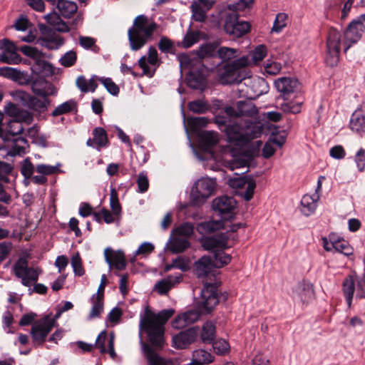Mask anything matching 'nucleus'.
Segmentation results:
<instances>
[{"mask_svg":"<svg viewBox=\"0 0 365 365\" xmlns=\"http://www.w3.org/2000/svg\"><path fill=\"white\" fill-rule=\"evenodd\" d=\"M219 303L217 287L213 284H205L201 291V301L198 309H192L178 314L172 322V327L182 329L197 321L201 314L210 313Z\"/></svg>","mask_w":365,"mask_h":365,"instance_id":"1","label":"nucleus"},{"mask_svg":"<svg viewBox=\"0 0 365 365\" xmlns=\"http://www.w3.org/2000/svg\"><path fill=\"white\" fill-rule=\"evenodd\" d=\"M173 314V309H163L158 314L147 309L140 319V328L147 334L149 341L157 349L163 347L164 325Z\"/></svg>","mask_w":365,"mask_h":365,"instance_id":"2","label":"nucleus"},{"mask_svg":"<svg viewBox=\"0 0 365 365\" xmlns=\"http://www.w3.org/2000/svg\"><path fill=\"white\" fill-rule=\"evenodd\" d=\"M253 0H238L236 4L229 5V10L220 12V21L224 25V30L227 34L233 37L239 38L247 34L251 28L247 21H238L237 11L244 10L249 7Z\"/></svg>","mask_w":365,"mask_h":365,"instance_id":"3","label":"nucleus"},{"mask_svg":"<svg viewBox=\"0 0 365 365\" xmlns=\"http://www.w3.org/2000/svg\"><path fill=\"white\" fill-rule=\"evenodd\" d=\"M263 128L257 121L245 119H237L235 124L228 126L227 135L229 140L237 145L244 146L252 140L261 136Z\"/></svg>","mask_w":365,"mask_h":365,"instance_id":"4","label":"nucleus"},{"mask_svg":"<svg viewBox=\"0 0 365 365\" xmlns=\"http://www.w3.org/2000/svg\"><path fill=\"white\" fill-rule=\"evenodd\" d=\"M4 111L6 115L12 117L6 128L4 129V136H1L4 140H10L11 137L22 133L24 130L23 123L30 125L34 117L29 111L19 108L12 102H8L4 106Z\"/></svg>","mask_w":365,"mask_h":365,"instance_id":"5","label":"nucleus"},{"mask_svg":"<svg viewBox=\"0 0 365 365\" xmlns=\"http://www.w3.org/2000/svg\"><path fill=\"white\" fill-rule=\"evenodd\" d=\"M157 27L158 24L155 22L149 23L146 16H138L133 21V26L128 31L131 49L138 51L143 47L152 38Z\"/></svg>","mask_w":365,"mask_h":365,"instance_id":"6","label":"nucleus"},{"mask_svg":"<svg viewBox=\"0 0 365 365\" xmlns=\"http://www.w3.org/2000/svg\"><path fill=\"white\" fill-rule=\"evenodd\" d=\"M250 64L248 56H243L226 63L217 68L220 81L224 85L239 83L247 78L248 73L245 68Z\"/></svg>","mask_w":365,"mask_h":365,"instance_id":"7","label":"nucleus"},{"mask_svg":"<svg viewBox=\"0 0 365 365\" xmlns=\"http://www.w3.org/2000/svg\"><path fill=\"white\" fill-rule=\"evenodd\" d=\"M215 182L207 178L199 179L194 184L190 192L192 205L200 206L202 205L215 190Z\"/></svg>","mask_w":365,"mask_h":365,"instance_id":"8","label":"nucleus"},{"mask_svg":"<svg viewBox=\"0 0 365 365\" xmlns=\"http://www.w3.org/2000/svg\"><path fill=\"white\" fill-rule=\"evenodd\" d=\"M9 94L14 101L34 111H45L51 103L50 100H40L23 90L11 91Z\"/></svg>","mask_w":365,"mask_h":365,"instance_id":"9","label":"nucleus"},{"mask_svg":"<svg viewBox=\"0 0 365 365\" xmlns=\"http://www.w3.org/2000/svg\"><path fill=\"white\" fill-rule=\"evenodd\" d=\"M362 6H365V0H361ZM365 13L360 15L357 19L352 21L344 32V52L346 53L352 44L356 43L362 36L365 26Z\"/></svg>","mask_w":365,"mask_h":365,"instance_id":"10","label":"nucleus"},{"mask_svg":"<svg viewBox=\"0 0 365 365\" xmlns=\"http://www.w3.org/2000/svg\"><path fill=\"white\" fill-rule=\"evenodd\" d=\"M341 46V34L335 29L331 28L329 30L327 39V53L325 62L330 67H335L339 61Z\"/></svg>","mask_w":365,"mask_h":365,"instance_id":"11","label":"nucleus"},{"mask_svg":"<svg viewBox=\"0 0 365 365\" xmlns=\"http://www.w3.org/2000/svg\"><path fill=\"white\" fill-rule=\"evenodd\" d=\"M38 26L41 36L37 38V44L48 50H57L64 44V38L51 28L44 24H39Z\"/></svg>","mask_w":365,"mask_h":365,"instance_id":"12","label":"nucleus"},{"mask_svg":"<svg viewBox=\"0 0 365 365\" xmlns=\"http://www.w3.org/2000/svg\"><path fill=\"white\" fill-rule=\"evenodd\" d=\"M14 268L16 276L21 279L23 285L29 287L32 283L37 282L38 274L35 269L28 267L26 259H19Z\"/></svg>","mask_w":365,"mask_h":365,"instance_id":"13","label":"nucleus"},{"mask_svg":"<svg viewBox=\"0 0 365 365\" xmlns=\"http://www.w3.org/2000/svg\"><path fill=\"white\" fill-rule=\"evenodd\" d=\"M277 90L280 93L284 100H287L291 94L294 93L299 89V81L294 78L282 77L274 81Z\"/></svg>","mask_w":365,"mask_h":365,"instance_id":"14","label":"nucleus"},{"mask_svg":"<svg viewBox=\"0 0 365 365\" xmlns=\"http://www.w3.org/2000/svg\"><path fill=\"white\" fill-rule=\"evenodd\" d=\"M32 92L42 98L41 100H49L48 96L55 95L57 91L54 86L43 78H37L31 82Z\"/></svg>","mask_w":365,"mask_h":365,"instance_id":"15","label":"nucleus"},{"mask_svg":"<svg viewBox=\"0 0 365 365\" xmlns=\"http://www.w3.org/2000/svg\"><path fill=\"white\" fill-rule=\"evenodd\" d=\"M54 326V320L45 317L38 324L34 325L31 329V336L34 341L38 343H43L46 337Z\"/></svg>","mask_w":365,"mask_h":365,"instance_id":"16","label":"nucleus"},{"mask_svg":"<svg viewBox=\"0 0 365 365\" xmlns=\"http://www.w3.org/2000/svg\"><path fill=\"white\" fill-rule=\"evenodd\" d=\"M44 19L51 26H53L55 31L61 33H67L72 29L76 28L78 24L81 21L80 19H74L70 25L63 21L59 14L56 12L48 14L44 16Z\"/></svg>","mask_w":365,"mask_h":365,"instance_id":"17","label":"nucleus"},{"mask_svg":"<svg viewBox=\"0 0 365 365\" xmlns=\"http://www.w3.org/2000/svg\"><path fill=\"white\" fill-rule=\"evenodd\" d=\"M228 232L220 233L202 240V246L206 250H217L228 248Z\"/></svg>","mask_w":365,"mask_h":365,"instance_id":"18","label":"nucleus"},{"mask_svg":"<svg viewBox=\"0 0 365 365\" xmlns=\"http://www.w3.org/2000/svg\"><path fill=\"white\" fill-rule=\"evenodd\" d=\"M198 331L195 328H190L180 331L173 337V346L176 349H185L197 339Z\"/></svg>","mask_w":365,"mask_h":365,"instance_id":"19","label":"nucleus"},{"mask_svg":"<svg viewBox=\"0 0 365 365\" xmlns=\"http://www.w3.org/2000/svg\"><path fill=\"white\" fill-rule=\"evenodd\" d=\"M104 255L106 262L114 267L116 269L122 271L125 269L127 262L123 252L120 250L113 251L108 247L104 251Z\"/></svg>","mask_w":365,"mask_h":365,"instance_id":"20","label":"nucleus"},{"mask_svg":"<svg viewBox=\"0 0 365 365\" xmlns=\"http://www.w3.org/2000/svg\"><path fill=\"white\" fill-rule=\"evenodd\" d=\"M230 185L235 188H242L247 185L244 198L247 201H249L252 198L254 190L256 187V183L252 177L245 176L231 179Z\"/></svg>","mask_w":365,"mask_h":365,"instance_id":"21","label":"nucleus"},{"mask_svg":"<svg viewBox=\"0 0 365 365\" xmlns=\"http://www.w3.org/2000/svg\"><path fill=\"white\" fill-rule=\"evenodd\" d=\"M93 138H88L86 141V145L88 147H92L98 150L101 148H106L108 145L109 140L108 138L107 133L104 128L101 127L95 128L92 133Z\"/></svg>","mask_w":365,"mask_h":365,"instance_id":"22","label":"nucleus"},{"mask_svg":"<svg viewBox=\"0 0 365 365\" xmlns=\"http://www.w3.org/2000/svg\"><path fill=\"white\" fill-rule=\"evenodd\" d=\"M236 207V201L232 197L221 196L212 201V208L221 215L230 214Z\"/></svg>","mask_w":365,"mask_h":365,"instance_id":"23","label":"nucleus"},{"mask_svg":"<svg viewBox=\"0 0 365 365\" xmlns=\"http://www.w3.org/2000/svg\"><path fill=\"white\" fill-rule=\"evenodd\" d=\"M158 61V52L155 47L150 46L148 51V58L145 56H142L138 61V66L143 69V73L149 77L153 76L154 72L151 71L150 67L147 64V61L153 66L156 65Z\"/></svg>","mask_w":365,"mask_h":365,"instance_id":"24","label":"nucleus"},{"mask_svg":"<svg viewBox=\"0 0 365 365\" xmlns=\"http://www.w3.org/2000/svg\"><path fill=\"white\" fill-rule=\"evenodd\" d=\"M182 280V274H170L159 281L155 285V289L160 294H167L176 284Z\"/></svg>","mask_w":365,"mask_h":365,"instance_id":"25","label":"nucleus"},{"mask_svg":"<svg viewBox=\"0 0 365 365\" xmlns=\"http://www.w3.org/2000/svg\"><path fill=\"white\" fill-rule=\"evenodd\" d=\"M142 348L149 365H173L171 361L160 357L149 344L142 341Z\"/></svg>","mask_w":365,"mask_h":365,"instance_id":"26","label":"nucleus"},{"mask_svg":"<svg viewBox=\"0 0 365 365\" xmlns=\"http://www.w3.org/2000/svg\"><path fill=\"white\" fill-rule=\"evenodd\" d=\"M213 262L210 257L203 256L194 265V273L198 278H203L212 270Z\"/></svg>","mask_w":365,"mask_h":365,"instance_id":"27","label":"nucleus"},{"mask_svg":"<svg viewBox=\"0 0 365 365\" xmlns=\"http://www.w3.org/2000/svg\"><path fill=\"white\" fill-rule=\"evenodd\" d=\"M187 84L194 89L202 90L206 85V78L202 70L190 71L186 77Z\"/></svg>","mask_w":365,"mask_h":365,"instance_id":"28","label":"nucleus"},{"mask_svg":"<svg viewBox=\"0 0 365 365\" xmlns=\"http://www.w3.org/2000/svg\"><path fill=\"white\" fill-rule=\"evenodd\" d=\"M0 76L18 81L20 85H28L30 83L29 78H24V73L19 70L11 67H0Z\"/></svg>","mask_w":365,"mask_h":365,"instance_id":"29","label":"nucleus"},{"mask_svg":"<svg viewBox=\"0 0 365 365\" xmlns=\"http://www.w3.org/2000/svg\"><path fill=\"white\" fill-rule=\"evenodd\" d=\"M319 199V194H314L312 195H304L301 200V212L305 216L311 215L317 208Z\"/></svg>","mask_w":365,"mask_h":365,"instance_id":"30","label":"nucleus"},{"mask_svg":"<svg viewBox=\"0 0 365 365\" xmlns=\"http://www.w3.org/2000/svg\"><path fill=\"white\" fill-rule=\"evenodd\" d=\"M329 240L331 241V245L336 252L346 256H349L353 254V248L344 239L337 237L335 234H331L329 235Z\"/></svg>","mask_w":365,"mask_h":365,"instance_id":"31","label":"nucleus"},{"mask_svg":"<svg viewBox=\"0 0 365 365\" xmlns=\"http://www.w3.org/2000/svg\"><path fill=\"white\" fill-rule=\"evenodd\" d=\"M56 7L59 14L64 18H71L76 13L78 6L74 1L69 0H58Z\"/></svg>","mask_w":365,"mask_h":365,"instance_id":"32","label":"nucleus"},{"mask_svg":"<svg viewBox=\"0 0 365 365\" xmlns=\"http://www.w3.org/2000/svg\"><path fill=\"white\" fill-rule=\"evenodd\" d=\"M342 291L347 306L349 308H351L355 292V281L352 276L349 275L344 279L342 282Z\"/></svg>","mask_w":365,"mask_h":365,"instance_id":"33","label":"nucleus"},{"mask_svg":"<svg viewBox=\"0 0 365 365\" xmlns=\"http://www.w3.org/2000/svg\"><path fill=\"white\" fill-rule=\"evenodd\" d=\"M240 116L256 118L258 115V110L252 101H240L237 103Z\"/></svg>","mask_w":365,"mask_h":365,"instance_id":"34","label":"nucleus"},{"mask_svg":"<svg viewBox=\"0 0 365 365\" xmlns=\"http://www.w3.org/2000/svg\"><path fill=\"white\" fill-rule=\"evenodd\" d=\"M96 80V76H93L89 81L85 76H80L77 78L76 83L82 93H88L89 91L93 93L98 87Z\"/></svg>","mask_w":365,"mask_h":365,"instance_id":"35","label":"nucleus"},{"mask_svg":"<svg viewBox=\"0 0 365 365\" xmlns=\"http://www.w3.org/2000/svg\"><path fill=\"white\" fill-rule=\"evenodd\" d=\"M27 147L28 143L26 138L18 137L13 140V143L8 152V154L11 156L22 155L26 153Z\"/></svg>","mask_w":365,"mask_h":365,"instance_id":"36","label":"nucleus"},{"mask_svg":"<svg viewBox=\"0 0 365 365\" xmlns=\"http://www.w3.org/2000/svg\"><path fill=\"white\" fill-rule=\"evenodd\" d=\"M223 227V222L221 220H210L201 222L197 225V231L200 233H212L220 230Z\"/></svg>","mask_w":365,"mask_h":365,"instance_id":"37","label":"nucleus"},{"mask_svg":"<svg viewBox=\"0 0 365 365\" xmlns=\"http://www.w3.org/2000/svg\"><path fill=\"white\" fill-rule=\"evenodd\" d=\"M217 53L222 61L225 63L237 59L236 58L240 55L238 49L226 46L219 48Z\"/></svg>","mask_w":365,"mask_h":365,"instance_id":"38","label":"nucleus"},{"mask_svg":"<svg viewBox=\"0 0 365 365\" xmlns=\"http://www.w3.org/2000/svg\"><path fill=\"white\" fill-rule=\"evenodd\" d=\"M215 337V326L212 322H206L202 329L201 339L204 343L211 344Z\"/></svg>","mask_w":365,"mask_h":365,"instance_id":"39","label":"nucleus"},{"mask_svg":"<svg viewBox=\"0 0 365 365\" xmlns=\"http://www.w3.org/2000/svg\"><path fill=\"white\" fill-rule=\"evenodd\" d=\"M190 246V243L187 240L175 237L170 242L169 250L175 254L181 253Z\"/></svg>","mask_w":365,"mask_h":365,"instance_id":"40","label":"nucleus"},{"mask_svg":"<svg viewBox=\"0 0 365 365\" xmlns=\"http://www.w3.org/2000/svg\"><path fill=\"white\" fill-rule=\"evenodd\" d=\"M92 308L88 314V319H93L101 316L103 311V298L92 296L91 297Z\"/></svg>","mask_w":365,"mask_h":365,"instance_id":"41","label":"nucleus"},{"mask_svg":"<svg viewBox=\"0 0 365 365\" xmlns=\"http://www.w3.org/2000/svg\"><path fill=\"white\" fill-rule=\"evenodd\" d=\"M110 207L111 209V212H113V214L118 219H120L122 213V207L119 202L118 192L113 187L110 188Z\"/></svg>","mask_w":365,"mask_h":365,"instance_id":"42","label":"nucleus"},{"mask_svg":"<svg viewBox=\"0 0 365 365\" xmlns=\"http://www.w3.org/2000/svg\"><path fill=\"white\" fill-rule=\"evenodd\" d=\"M193 358L194 361L200 365L208 364L214 360L212 354L203 349L195 350L193 352Z\"/></svg>","mask_w":365,"mask_h":365,"instance_id":"43","label":"nucleus"},{"mask_svg":"<svg viewBox=\"0 0 365 365\" xmlns=\"http://www.w3.org/2000/svg\"><path fill=\"white\" fill-rule=\"evenodd\" d=\"M225 249L217 250L214 251L215 265L217 267H222L229 264L232 257L230 255L224 252Z\"/></svg>","mask_w":365,"mask_h":365,"instance_id":"44","label":"nucleus"},{"mask_svg":"<svg viewBox=\"0 0 365 365\" xmlns=\"http://www.w3.org/2000/svg\"><path fill=\"white\" fill-rule=\"evenodd\" d=\"M217 46L214 43H205L197 51V55L200 58H210L215 55Z\"/></svg>","mask_w":365,"mask_h":365,"instance_id":"45","label":"nucleus"},{"mask_svg":"<svg viewBox=\"0 0 365 365\" xmlns=\"http://www.w3.org/2000/svg\"><path fill=\"white\" fill-rule=\"evenodd\" d=\"M76 107V103L73 100L66 101L58 106L52 112L53 116H58L65 113H68Z\"/></svg>","mask_w":365,"mask_h":365,"instance_id":"46","label":"nucleus"},{"mask_svg":"<svg viewBox=\"0 0 365 365\" xmlns=\"http://www.w3.org/2000/svg\"><path fill=\"white\" fill-rule=\"evenodd\" d=\"M97 80L103 85L109 93L115 96L118 95L120 88L110 78L97 77Z\"/></svg>","mask_w":365,"mask_h":365,"instance_id":"47","label":"nucleus"},{"mask_svg":"<svg viewBox=\"0 0 365 365\" xmlns=\"http://www.w3.org/2000/svg\"><path fill=\"white\" fill-rule=\"evenodd\" d=\"M188 108L190 111L195 113H205L209 110L210 106L207 101L199 99L190 102L188 103Z\"/></svg>","mask_w":365,"mask_h":365,"instance_id":"48","label":"nucleus"},{"mask_svg":"<svg viewBox=\"0 0 365 365\" xmlns=\"http://www.w3.org/2000/svg\"><path fill=\"white\" fill-rule=\"evenodd\" d=\"M350 128L356 132L365 129V115H361L357 113H354L351 115L350 123Z\"/></svg>","mask_w":365,"mask_h":365,"instance_id":"49","label":"nucleus"},{"mask_svg":"<svg viewBox=\"0 0 365 365\" xmlns=\"http://www.w3.org/2000/svg\"><path fill=\"white\" fill-rule=\"evenodd\" d=\"M288 15L285 13H279L276 15L275 19L272 28V32L279 33L287 26Z\"/></svg>","mask_w":365,"mask_h":365,"instance_id":"50","label":"nucleus"},{"mask_svg":"<svg viewBox=\"0 0 365 365\" xmlns=\"http://www.w3.org/2000/svg\"><path fill=\"white\" fill-rule=\"evenodd\" d=\"M194 232L193 225L190 222H185L177 227L173 233L177 236H182L185 237H190Z\"/></svg>","mask_w":365,"mask_h":365,"instance_id":"51","label":"nucleus"},{"mask_svg":"<svg viewBox=\"0 0 365 365\" xmlns=\"http://www.w3.org/2000/svg\"><path fill=\"white\" fill-rule=\"evenodd\" d=\"M192 18L194 21L203 22L206 19L207 11L201 8L200 4L192 3L191 5Z\"/></svg>","mask_w":365,"mask_h":365,"instance_id":"52","label":"nucleus"},{"mask_svg":"<svg viewBox=\"0 0 365 365\" xmlns=\"http://www.w3.org/2000/svg\"><path fill=\"white\" fill-rule=\"evenodd\" d=\"M21 51L24 55L35 59L38 66H41L45 63V61L39 59L41 53L37 48L30 46H24L21 47Z\"/></svg>","mask_w":365,"mask_h":365,"instance_id":"53","label":"nucleus"},{"mask_svg":"<svg viewBox=\"0 0 365 365\" xmlns=\"http://www.w3.org/2000/svg\"><path fill=\"white\" fill-rule=\"evenodd\" d=\"M201 141L207 147L215 145L218 143L217 134L213 131H204L200 134Z\"/></svg>","mask_w":365,"mask_h":365,"instance_id":"54","label":"nucleus"},{"mask_svg":"<svg viewBox=\"0 0 365 365\" xmlns=\"http://www.w3.org/2000/svg\"><path fill=\"white\" fill-rule=\"evenodd\" d=\"M267 53V47L263 45L257 46L251 53L252 62L257 64L266 56Z\"/></svg>","mask_w":365,"mask_h":365,"instance_id":"55","label":"nucleus"},{"mask_svg":"<svg viewBox=\"0 0 365 365\" xmlns=\"http://www.w3.org/2000/svg\"><path fill=\"white\" fill-rule=\"evenodd\" d=\"M20 61V56L17 53V52H8L3 51L0 53V62L8 63V64H15L18 63Z\"/></svg>","mask_w":365,"mask_h":365,"instance_id":"56","label":"nucleus"},{"mask_svg":"<svg viewBox=\"0 0 365 365\" xmlns=\"http://www.w3.org/2000/svg\"><path fill=\"white\" fill-rule=\"evenodd\" d=\"M77 60L76 53L73 51L66 52L59 60L61 65L64 67L73 66Z\"/></svg>","mask_w":365,"mask_h":365,"instance_id":"57","label":"nucleus"},{"mask_svg":"<svg viewBox=\"0 0 365 365\" xmlns=\"http://www.w3.org/2000/svg\"><path fill=\"white\" fill-rule=\"evenodd\" d=\"M100 215H101L103 218V220L107 224L113 223L115 221V220H118L113 212H110L106 208H103L101 212H95L94 217L95 219L98 221L100 220Z\"/></svg>","mask_w":365,"mask_h":365,"instance_id":"58","label":"nucleus"},{"mask_svg":"<svg viewBox=\"0 0 365 365\" xmlns=\"http://www.w3.org/2000/svg\"><path fill=\"white\" fill-rule=\"evenodd\" d=\"M297 294L303 303L307 302L312 295V290L310 285L308 284L299 285L297 289Z\"/></svg>","mask_w":365,"mask_h":365,"instance_id":"59","label":"nucleus"},{"mask_svg":"<svg viewBox=\"0 0 365 365\" xmlns=\"http://www.w3.org/2000/svg\"><path fill=\"white\" fill-rule=\"evenodd\" d=\"M354 162L359 172L362 173L365 170V149L359 148L354 155Z\"/></svg>","mask_w":365,"mask_h":365,"instance_id":"60","label":"nucleus"},{"mask_svg":"<svg viewBox=\"0 0 365 365\" xmlns=\"http://www.w3.org/2000/svg\"><path fill=\"white\" fill-rule=\"evenodd\" d=\"M71 266L76 275L81 277L85 274L81 257L78 254L71 258Z\"/></svg>","mask_w":365,"mask_h":365,"instance_id":"61","label":"nucleus"},{"mask_svg":"<svg viewBox=\"0 0 365 365\" xmlns=\"http://www.w3.org/2000/svg\"><path fill=\"white\" fill-rule=\"evenodd\" d=\"M13 167L11 164L0 161V182L8 183L9 182V175L11 173Z\"/></svg>","mask_w":365,"mask_h":365,"instance_id":"62","label":"nucleus"},{"mask_svg":"<svg viewBox=\"0 0 365 365\" xmlns=\"http://www.w3.org/2000/svg\"><path fill=\"white\" fill-rule=\"evenodd\" d=\"M279 108L285 113H298L301 110V103L284 102L280 105Z\"/></svg>","mask_w":365,"mask_h":365,"instance_id":"63","label":"nucleus"},{"mask_svg":"<svg viewBox=\"0 0 365 365\" xmlns=\"http://www.w3.org/2000/svg\"><path fill=\"white\" fill-rule=\"evenodd\" d=\"M212 343L213 349L217 354L223 355L227 353L230 349L229 343L225 339H219Z\"/></svg>","mask_w":365,"mask_h":365,"instance_id":"64","label":"nucleus"}]
</instances>
